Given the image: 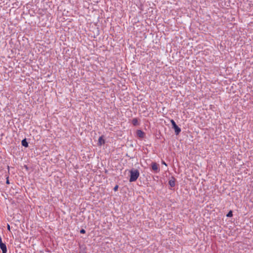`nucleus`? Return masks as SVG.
I'll return each instance as SVG.
<instances>
[{
    "mask_svg": "<svg viewBox=\"0 0 253 253\" xmlns=\"http://www.w3.org/2000/svg\"><path fill=\"white\" fill-rule=\"evenodd\" d=\"M130 173L129 182L136 181L139 176V172L137 169H131Z\"/></svg>",
    "mask_w": 253,
    "mask_h": 253,
    "instance_id": "obj_1",
    "label": "nucleus"
},
{
    "mask_svg": "<svg viewBox=\"0 0 253 253\" xmlns=\"http://www.w3.org/2000/svg\"><path fill=\"white\" fill-rule=\"evenodd\" d=\"M170 123L172 126V127L174 129L175 133L176 135L179 134L180 132L181 131V129L175 123V122L173 120H170Z\"/></svg>",
    "mask_w": 253,
    "mask_h": 253,
    "instance_id": "obj_2",
    "label": "nucleus"
},
{
    "mask_svg": "<svg viewBox=\"0 0 253 253\" xmlns=\"http://www.w3.org/2000/svg\"><path fill=\"white\" fill-rule=\"evenodd\" d=\"M136 134L138 137L141 138H143L145 135L144 132L140 129L137 130Z\"/></svg>",
    "mask_w": 253,
    "mask_h": 253,
    "instance_id": "obj_3",
    "label": "nucleus"
},
{
    "mask_svg": "<svg viewBox=\"0 0 253 253\" xmlns=\"http://www.w3.org/2000/svg\"><path fill=\"white\" fill-rule=\"evenodd\" d=\"M105 140L103 139V136H100L98 139V145L101 146L105 144Z\"/></svg>",
    "mask_w": 253,
    "mask_h": 253,
    "instance_id": "obj_4",
    "label": "nucleus"
},
{
    "mask_svg": "<svg viewBox=\"0 0 253 253\" xmlns=\"http://www.w3.org/2000/svg\"><path fill=\"white\" fill-rule=\"evenodd\" d=\"M152 169L156 172H158L159 171L158 165L156 163H153L152 164Z\"/></svg>",
    "mask_w": 253,
    "mask_h": 253,
    "instance_id": "obj_5",
    "label": "nucleus"
},
{
    "mask_svg": "<svg viewBox=\"0 0 253 253\" xmlns=\"http://www.w3.org/2000/svg\"><path fill=\"white\" fill-rule=\"evenodd\" d=\"M0 248L2 250V252H7L6 246L5 244H0Z\"/></svg>",
    "mask_w": 253,
    "mask_h": 253,
    "instance_id": "obj_6",
    "label": "nucleus"
},
{
    "mask_svg": "<svg viewBox=\"0 0 253 253\" xmlns=\"http://www.w3.org/2000/svg\"><path fill=\"white\" fill-rule=\"evenodd\" d=\"M132 123L134 126L138 125L139 123H138V119L137 118H133L132 120Z\"/></svg>",
    "mask_w": 253,
    "mask_h": 253,
    "instance_id": "obj_7",
    "label": "nucleus"
},
{
    "mask_svg": "<svg viewBox=\"0 0 253 253\" xmlns=\"http://www.w3.org/2000/svg\"><path fill=\"white\" fill-rule=\"evenodd\" d=\"M21 143L22 145L24 147H27L28 146V143L27 142L26 139L22 140Z\"/></svg>",
    "mask_w": 253,
    "mask_h": 253,
    "instance_id": "obj_8",
    "label": "nucleus"
},
{
    "mask_svg": "<svg viewBox=\"0 0 253 253\" xmlns=\"http://www.w3.org/2000/svg\"><path fill=\"white\" fill-rule=\"evenodd\" d=\"M169 185L171 187H174L175 186V180L174 179H171L170 180L169 182Z\"/></svg>",
    "mask_w": 253,
    "mask_h": 253,
    "instance_id": "obj_9",
    "label": "nucleus"
},
{
    "mask_svg": "<svg viewBox=\"0 0 253 253\" xmlns=\"http://www.w3.org/2000/svg\"><path fill=\"white\" fill-rule=\"evenodd\" d=\"M233 215V214H232V211H230L227 214V217H231Z\"/></svg>",
    "mask_w": 253,
    "mask_h": 253,
    "instance_id": "obj_10",
    "label": "nucleus"
},
{
    "mask_svg": "<svg viewBox=\"0 0 253 253\" xmlns=\"http://www.w3.org/2000/svg\"><path fill=\"white\" fill-rule=\"evenodd\" d=\"M80 233H81V234H84V233H85V230H84V229H81V230H80Z\"/></svg>",
    "mask_w": 253,
    "mask_h": 253,
    "instance_id": "obj_11",
    "label": "nucleus"
},
{
    "mask_svg": "<svg viewBox=\"0 0 253 253\" xmlns=\"http://www.w3.org/2000/svg\"><path fill=\"white\" fill-rule=\"evenodd\" d=\"M118 185H116V186L114 187V190L115 191H116L118 190Z\"/></svg>",
    "mask_w": 253,
    "mask_h": 253,
    "instance_id": "obj_12",
    "label": "nucleus"
},
{
    "mask_svg": "<svg viewBox=\"0 0 253 253\" xmlns=\"http://www.w3.org/2000/svg\"><path fill=\"white\" fill-rule=\"evenodd\" d=\"M7 229L10 231V226L9 224H7Z\"/></svg>",
    "mask_w": 253,
    "mask_h": 253,
    "instance_id": "obj_13",
    "label": "nucleus"
},
{
    "mask_svg": "<svg viewBox=\"0 0 253 253\" xmlns=\"http://www.w3.org/2000/svg\"><path fill=\"white\" fill-rule=\"evenodd\" d=\"M6 183H7V184H8V183H9V180H8V179H7Z\"/></svg>",
    "mask_w": 253,
    "mask_h": 253,
    "instance_id": "obj_14",
    "label": "nucleus"
},
{
    "mask_svg": "<svg viewBox=\"0 0 253 253\" xmlns=\"http://www.w3.org/2000/svg\"><path fill=\"white\" fill-rule=\"evenodd\" d=\"M163 164H164V165H165L166 166H167V164H166V163H165V162H163Z\"/></svg>",
    "mask_w": 253,
    "mask_h": 253,
    "instance_id": "obj_15",
    "label": "nucleus"
},
{
    "mask_svg": "<svg viewBox=\"0 0 253 253\" xmlns=\"http://www.w3.org/2000/svg\"><path fill=\"white\" fill-rule=\"evenodd\" d=\"M7 252H2V253H6Z\"/></svg>",
    "mask_w": 253,
    "mask_h": 253,
    "instance_id": "obj_16",
    "label": "nucleus"
}]
</instances>
